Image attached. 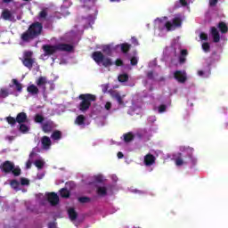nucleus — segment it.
Returning <instances> with one entry per match:
<instances>
[{
    "label": "nucleus",
    "mask_w": 228,
    "mask_h": 228,
    "mask_svg": "<svg viewBox=\"0 0 228 228\" xmlns=\"http://www.w3.org/2000/svg\"><path fill=\"white\" fill-rule=\"evenodd\" d=\"M20 132L23 134H27V133H29V126L25 125L24 123L20 124Z\"/></svg>",
    "instance_id": "nucleus-30"
},
{
    "label": "nucleus",
    "mask_w": 228,
    "mask_h": 228,
    "mask_svg": "<svg viewBox=\"0 0 228 228\" xmlns=\"http://www.w3.org/2000/svg\"><path fill=\"white\" fill-rule=\"evenodd\" d=\"M150 92H152V87L150 88Z\"/></svg>",
    "instance_id": "nucleus-62"
},
{
    "label": "nucleus",
    "mask_w": 228,
    "mask_h": 228,
    "mask_svg": "<svg viewBox=\"0 0 228 228\" xmlns=\"http://www.w3.org/2000/svg\"><path fill=\"white\" fill-rule=\"evenodd\" d=\"M0 170L4 174H12L14 177H19L22 174V170L19 167H15V164L10 160H5L1 166Z\"/></svg>",
    "instance_id": "nucleus-4"
},
{
    "label": "nucleus",
    "mask_w": 228,
    "mask_h": 228,
    "mask_svg": "<svg viewBox=\"0 0 228 228\" xmlns=\"http://www.w3.org/2000/svg\"><path fill=\"white\" fill-rule=\"evenodd\" d=\"M41 143L43 145V149H50L51 147V138H49L48 136H43L42 140H41Z\"/></svg>",
    "instance_id": "nucleus-17"
},
{
    "label": "nucleus",
    "mask_w": 228,
    "mask_h": 228,
    "mask_svg": "<svg viewBox=\"0 0 228 228\" xmlns=\"http://www.w3.org/2000/svg\"><path fill=\"white\" fill-rule=\"evenodd\" d=\"M174 77L178 83H186L188 77H186V71L176 70L174 73Z\"/></svg>",
    "instance_id": "nucleus-9"
},
{
    "label": "nucleus",
    "mask_w": 228,
    "mask_h": 228,
    "mask_svg": "<svg viewBox=\"0 0 228 228\" xmlns=\"http://www.w3.org/2000/svg\"><path fill=\"white\" fill-rule=\"evenodd\" d=\"M96 193L99 197H106V195H108V189L105 186H98Z\"/></svg>",
    "instance_id": "nucleus-18"
},
{
    "label": "nucleus",
    "mask_w": 228,
    "mask_h": 228,
    "mask_svg": "<svg viewBox=\"0 0 228 228\" xmlns=\"http://www.w3.org/2000/svg\"><path fill=\"white\" fill-rule=\"evenodd\" d=\"M198 76H200V77H204L205 76L204 70H198Z\"/></svg>",
    "instance_id": "nucleus-54"
},
{
    "label": "nucleus",
    "mask_w": 228,
    "mask_h": 228,
    "mask_svg": "<svg viewBox=\"0 0 228 228\" xmlns=\"http://www.w3.org/2000/svg\"><path fill=\"white\" fill-rule=\"evenodd\" d=\"M211 35L215 44H218V42H220V33L216 27L211 28Z\"/></svg>",
    "instance_id": "nucleus-14"
},
{
    "label": "nucleus",
    "mask_w": 228,
    "mask_h": 228,
    "mask_svg": "<svg viewBox=\"0 0 228 228\" xmlns=\"http://www.w3.org/2000/svg\"><path fill=\"white\" fill-rule=\"evenodd\" d=\"M165 111H167V105L161 104L159 107V113H165Z\"/></svg>",
    "instance_id": "nucleus-45"
},
{
    "label": "nucleus",
    "mask_w": 228,
    "mask_h": 228,
    "mask_svg": "<svg viewBox=\"0 0 228 228\" xmlns=\"http://www.w3.org/2000/svg\"><path fill=\"white\" fill-rule=\"evenodd\" d=\"M105 110H111V102H107L105 104Z\"/></svg>",
    "instance_id": "nucleus-52"
},
{
    "label": "nucleus",
    "mask_w": 228,
    "mask_h": 228,
    "mask_svg": "<svg viewBox=\"0 0 228 228\" xmlns=\"http://www.w3.org/2000/svg\"><path fill=\"white\" fill-rule=\"evenodd\" d=\"M44 25L41 22L35 21L29 25L28 28L25 32L21 34L20 39L22 42H31V40L38 38V37L42 35Z\"/></svg>",
    "instance_id": "nucleus-1"
},
{
    "label": "nucleus",
    "mask_w": 228,
    "mask_h": 228,
    "mask_svg": "<svg viewBox=\"0 0 228 228\" xmlns=\"http://www.w3.org/2000/svg\"><path fill=\"white\" fill-rule=\"evenodd\" d=\"M118 159H122V158H124V153H122V151L118 152Z\"/></svg>",
    "instance_id": "nucleus-56"
},
{
    "label": "nucleus",
    "mask_w": 228,
    "mask_h": 228,
    "mask_svg": "<svg viewBox=\"0 0 228 228\" xmlns=\"http://www.w3.org/2000/svg\"><path fill=\"white\" fill-rule=\"evenodd\" d=\"M118 80L119 83H127L129 81V75L126 73L121 74L118 77Z\"/></svg>",
    "instance_id": "nucleus-29"
},
{
    "label": "nucleus",
    "mask_w": 228,
    "mask_h": 228,
    "mask_svg": "<svg viewBox=\"0 0 228 228\" xmlns=\"http://www.w3.org/2000/svg\"><path fill=\"white\" fill-rule=\"evenodd\" d=\"M31 165H32L31 160H28L26 163L27 168H31Z\"/></svg>",
    "instance_id": "nucleus-57"
},
{
    "label": "nucleus",
    "mask_w": 228,
    "mask_h": 228,
    "mask_svg": "<svg viewBox=\"0 0 228 228\" xmlns=\"http://www.w3.org/2000/svg\"><path fill=\"white\" fill-rule=\"evenodd\" d=\"M78 99L81 101L78 104L79 111L86 113V111L92 107V102H95V101H97V96L92 94H79Z\"/></svg>",
    "instance_id": "nucleus-3"
},
{
    "label": "nucleus",
    "mask_w": 228,
    "mask_h": 228,
    "mask_svg": "<svg viewBox=\"0 0 228 228\" xmlns=\"http://www.w3.org/2000/svg\"><path fill=\"white\" fill-rule=\"evenodd\" d=\"M31 56H33V52H25L21 60L24 67H27L29 70L33 69V63H35V60Z\"/></svg>",
    "instance_id": "nucleus-7"
},
{
    "label": "nucleus",
    "mask_w": 228,
    "mask_h": 228,
    "mask_svg": "<svg viewBox=\"0 0 228 228\" xmlns=\"http://www.w3.org/2000/svg\"><path fill=\"white\" fill-rule=\"evenodd\" d=\"M120 47H121V53H123L124 54H127V53H129V51H131L130 44L123 43L120 45Z\"/></svg>",
    "instance_id": "nucleus-22"
},
{
    "label": "nucleus",
    "mask_w": 228,
    "mask_h": 228,
    "mask_svg": "<svg viewBox=\"0 0 228 228\" xmlns=\"http://www.w3.org/2000/svg\"><path fill=\"white\" fill-rule=\"evenodd\" d=\"M188 158H189L190 163L192 165V167H195V165H197V159H195V157H193V154L190 153L188 155Z\"/></svg>",
    "instance_id": "nucleus-37"
},
{
    "label": "nucleus",
    "mask_w": 228,
    "mask_h": 228,
    "mask_svg": "<svg viewBox=\"0 0 228 228\" xmlns=\"http://www.w3.org/2000/svg\"><path fill=\"white\" fill-rule=\"evenodd\" d=\"M5 120H6L7 124H9V126H15V124H17V118H13L12 116L6 117Z\"/></svg>",
    "instance_id": "nucleus-32"
},
{
    "label": "nucleus",
    "mask_w": 228,
    "mask_h": 228,
    "mask_svg": "<svg viewBox=\"0 0 228 228\" xmlns=\"http://www.w3.org/2000/svg\"><path fill=\"white\" fill-rule=\"evenodd\" d=\"M115 65H116L117 67H122V65H124V61H123L121 59H117V60L115 61Z\"/></svg>",
    "instance_id": "nucleus-46"
},
{
    "label": "nucleus",
    "mask_w": 228,
    "mask_h": 228,
    "mask_svg": "<svg viewBox=\"0 0 228 228\" xmlns=\"http://www.w3.org/2000/svg\"><path fill=\"white\" fill-rule=\"evenodd\" d=\"M124 142H126V143H129V142H133V140H134V134H133V133L129 132L127 134H124Z\"/></svg>",
    "instance_id": "nucleus-23"
},
{
    "label": "nucleus",
    "mask_w": 228,
    "mask_h": 228,
    "mask_svg": "<svg viewBox=\"0 0 228 228\" xmlns=\"http://www.w3.org/2000/svg\"><path fill=\"white\" fill-rule=\"evenodd\" d=\"M179 3L181 6H186L188 4V2L186 0H179Z\"/></svg>",
    "instance_id": "nucleus-53"
},
{
    "label": "nucleus",
    "mask_w": 228,
    "mask_h": 228,
    "mask_svg": "<svg viewBox=\"0 0 228 228\" xmlns=\"http://www.w3.org/2000/svg\"><path fill=\"white\" fill-rule=\"evenodd\" d=\"M94 179L95 183H103V181H104L102 178V175H94Z\"/></svg>",
    "instance_id": "nucleus-43"
},
{
    "label": "nucleus",
    "mask_w": 228,
    "mask_h": 228,
    "mask_svg": "<svg viewBox=\"0 0 228 228\" xmlns=\"http://www.w3.org/2000/svg\"><path fill=\"white\" fill-rule=\"evenodd\" d=\"M47 200L51 206H58V204H60V197L56 192L48 193Z\"/></svg>",
    "instance_id": "nucleus-10"
},
{
    "label": "nucleus",
    "mask_w": 228,
    "mask_h": 228,
    "mask_svg": "<svg viewBox=\"0 0 228 228\" xmlns=\"http://www.w3.org/2000/svg\"><path fill=\"white\" fill-rule=\"evenodd\" d=\"M51 138L54 141L61 140V131L60 130H55L53 132Z\"/></svg>",
    "instance_id": "nucleus-28"
},
{
    "label": "nucleus",
    "mask_w": 228,
    "mask_h": 228,
    "mask_svg": "<svg viewBox=\"0 0 228 228\" xmlns=\"http://www.w3.org/2000/svg\"><path fill=\"white\" fill-rule=\"evenodd\" d=\"M12 83L16 86L17 92H22V84L19 83V80L13 78Z\"/></svg>",
    "instance_id": "nucleus-35"
},
{
    "label": "nucleus",
    "mask_w": 228,
    "mask_h": 228,
    "mask_svg": "<svg viewBox=\"0 0 228 228\" xmlns=\"http://www.w3.org/2000/svg\"><path fill=\"white\" fill-rule=\"evenodd\" d=\"M27 92H28V94H30V95H38V92H40L38 90V87L35 85H30L27 87Z\"/></svg>",
    "instance_id": "nucleus-19"
},
{
    "label": "nucleus",
    "mask_w": 228,
    "mask_h": 228,
    "mask_svg": "<svg viewBox=\"0 0 228 228\" xmlns=\"http://www.w3.org/2000/svg\"><path fill=\"white\" fill-rule=\"evenodd\" d=\"M202 49L205 53H209V50L211 49V46L209 45V43H203L202 44Z\"/></svg>",
    "instance_id": "nucleus-40"
},
{
    "label": "nucleus",
    "mask_w": 228,
    "mask_h": 228,
    "mask_svg": "<svg viewBox=\"0 0 228 228\" xmlns=\"http://www.w3.org/2000/svg\"><path fill=\"white\" fill-rule=\"evenodd\" d=\"M147 77H148V79H154V72L153 71H149L147 73Z\"/></svg>",
    "instance_id": "nucleus-50"
},
{
    "label": "nucleus",
    "mask_w": 228,
    "mask_h": 228,
    "mask_svg": "<svg viewBox=\"0 0 228 228\" xmlns=\"http://www.w3.org/2000/svg\"><path fill=\"white\" fill-rule=\"evenodd\" d=\"M200 40L208 41V34L201 32L200 35Z\"/></svg>",
    "instance_id": "nucleus-48"
},
{
    "label": "nucleus",
    "mask_w": 228,
    "mask_h": 228,
    "mask_svg": "<svg viewBox=\"0 0 228 228\" xmlns=\"http://www.w3.org/2000/svg\"><path fill=\"white\" fill-rule=\"evenodd\" d=\"M91 199L88 197H80L78 198V202L81 204H87V202H90Z\"/></svg>",
    "instance_id": "nucleus-38"
},
{
    "label": "nucleus",
    "mask_w": 228,
    "mask_h": 228,
    "mask_svg": "<svg viewBox=\"0 0 228 228\" xmlns=\"http://www.w3.org/2000/svg\"><path fill=\"white\" fill-rule=\"evenodd\" d=\"M60 195L62 199H69L70 197V191L67 188H62L60 190Z\"/></svg>",
    "instance_id": "nucleus-26"
},
{
    "label": "nucleus",
    "mask_w": 228,
    "mask_h": 228,
    "mask_svg": "<svg viewBox=\"0 0 228 228\" xmlns=\"http://www.w3.org/2000/svg\"><path fill=\"white\" fill-rule=\"evenodd\" d=\"M68 215L71 222H75V220H77V212L76 211V209H74V208H69L68 209Z\"/></svg>",
    "instance_id": "nucleus-16"
},
{
    "label": "nucleus",
    "mask_w": 228,
    "mask_h": 228,
    "mask_svg": "<svg viewBox=\"0 0 228 228\" xmlns=\"http://www.w3.org/2000/svg\"><path fill=\"white\" fill-rule=\"evenodd\" d=\"M20 184H21V186H28L29 180L28 178L21 177L20 178Z\"/></svg>",
    "instance_id": "nucleus-41"
},
{
    "label": "nucleus",
    "mask_w": 228,
    "mask_h": 228,
    "mask_svg": "<svg viewBox=\"0 0 228 228\" xmlns=\"http://www.w3.org/2000/svg\"><path fill=\"white\" fill-rule=\"evenodd\" d=\"M183 155L181 153H178V157L175 159V165L176 167H183V165H186L188 162H184L183 159Z\"/></svg>",
    "instance_id": "nucleus-24"
},
{
    "label": "nucleus",
    "mask_w": 228,
    "mask_h": 228,
    "mask_svg": "<svg viewBox=\"0 0 228 228\" xmlns=\"http://www.w3.org/2000/svg\"><path fill=\"white\" fill-rule=\"evenodd\" d=\"M0 95H1V97H4V98L8 97V95H9L8 91L7 90H1L0 91Z\"/></svg>",
    "instance_id": "nucleus-47"
},
{
    "label": "nucleus",
    "mask_w": 228,
    "mask_h": 228,
    "mask_svg": "<svg viewBox=\"0 0 228 228\" xmlns=\"http://www.w3.org/2000/svg\"><path fill=\"white\" fill-rule=\"evenodd\" d=\"M130 64L134 67L136 65H138V58L137 57H132L130 60Z\"/></svg>",
    "instance_id": "nucleus-44"
},
{
    "label": "nucleus",
    "mask_w": 228,
    "mask_h": 228,
    "mask_svg": "<svg viewBox=\"0 0 228 228\" xmlns=\"http://www.w3.org/2000/svg\"><path fill=\"white\" fill-rule=\"evenodd\" d=\"M188 151H190V152H193V149H188Z\"/></svg>",
    "instance_id": "nucleus-60"
},
{
    "label": "nucleus",
    "mask_w": 228,
    "mask_h": 228,
    "mask_svg": "<svg viewBox=\"0 0 228 228\" xmlns=\"http://www.w3.org/2000/svg\"><path fill=\"white\" fill-rule=\"evenodd\" d=\"M35 166L37 167V168H38L39 170L44 168V161L37 159L35 161Z\"/></svg>",
    "instance_id": "nucleus-39"
},
{
    "label": "nucleus",
    "mask_w": 228,
    "mask_h": 228,
    "mask_svg": "<svg viewBox=\"0 0 228 228\" xmlns=\"http://www.w3.org/2000/svg\"><path fill=\"white\" fill-rule=\"evenodd\" d=\"M115 99L118 101V104H119V106H124V100L121 97L120 94L116 93L114 94Z\"/></svg>",
    "instance_id": "nucleus-36"
},
{
    "label": "nucleus",
    "mask_w": 228,
    "mask_h": 228,
    "mask_svg": "<svg viewBox=\"0 0 228 228\" xmlns=\"http://www.w3.org/2000/svg\"><path fill=\"white\" fill-rule=\"evenodd\" d=\"M39 20H45L47 19V9H43L38 14Z\"/></svg>",
    "instance_id": "nucleus-33"
},
{
    "label": "nucleus",
    "mask_w": 228,
    "mask_h": 228,
    "mask_svg": "<svg viewBox=\"0 0 228 228\" xmlns=\"http://www.w3.org/2000/svg\"><path fill=\"white\" fill-rule=\"evenodd\" d=\"M10 186L11 188H12V190H15V191H20V188L19 186H20V183H19V181L17 180H11L10 182Z\"/></svg>",
    "instance_id": "nucleus-21"
},
{
    "label": "nucleus",
    "mask_w": 228,
    "mask_h": 228,
    "mask_svg": "<svg viewBox=\"0 0 228 228\" xmlns=\"http://www.w3.org/2000/svg\"><path fill=\"white\" fill-rule=\"evenodd\" d=\"M45 118H44L41 114H36L34 117V122H36V124H42L45 122Z\"/></svg>",
    "instance_id": "nucleus-27"
},
{
    "label": "nucleus",
    "mask_w": 228,
    "mask_h": 228,
    "mask_svg": "<svg viewBox=\"0 0 228 228\" xmlns=\"http://www.w3.org/2000/svg\"><path fill=\"white\" fill-rule=\"evenodd\" d=\"M16 122L18 124H26L28 122V114L26 112H20L16 116Z\"/></svg>",
    "instance_id": "nucleus-12"
},
{
    "label": "nucleus",
    "mask_w": 228,
    "mask_h": 228,
    "mask_svg": "<svg viewBox=\"0 0 228 228\" xmlns=\"http://www.w3.org/2000/svg\"><path fill=\"white\" fill-rule=\"evenodd\" d=\"M9 140H13V136H9Z\"/></svg>",
    "instance_id": "nucleus-59"
},
{
    "label": "nucleus",
    "mask_w": 228,
    "mask_h": 228,
    "mask_svg": "<svg viewBox=\"0 0 228 228\" xmlns=\"http://www.w3.org/2000/svg\"><path fill=\"white\" fill-rule=\"evenodd\" d=\"M102 53L107 54V56H111V54H112L111 46L110 45L103 46Z\"/></svg>",
    "instance_id": "nucleus-34"
},
{
    "label": "nucleus",
    "mask_w": 228,
    "mask_h": 228,
    "mask_svg": "<svg viewBox=\"0 0 228 228\" xmlns=\"http://www.w3.org/2000/svg\"><path fill=\"white\" fill-rule=\"evenodd\" d=\"M115 2L120 3V0H110V3H115Z\"/></svg>",
    "instance_id": "nucleus-58"
},
{
    "label": "nucleus",
    "mask_w": 228,
    "mask_h": 228,
    "mask_svg": "<svg viewBox=\"0 0 228 228\" xmlns=\"http://www.w3.org/2000/svg\"><path fill=\"white\" fill-rule=\"evenodd\" d=\"M42 49L45 53V56H53V54H56L58 51L72 53V51H74V46L72 45L60 43L57 45H44Z\"/></svg>",
    "instance_id": "nucleus-2"
},
{
    "label": "nucleus",
    "mask_w": 228,
    "mask_h": 228,
    "mask_svg": "<svg viewBox=\"0 0 228 228\" xmlns=\"http://www.w3.org/2000/svg\"><path fill=\"white\" fill-rule=\"evenodd\" d=\"M183 26V19L181 17H175L171 21H167L165 23V28L167 31H175Z\"/></svg>",
    "instance_id": "nucleus-6"
},
{
    "label": "nucleus",
    "mask_w": 228,
    "mask_h": 228,
    "mask_svg": "<svg viewBox=\"0 0 228 228\" xmlns=\"http://www.w3.org/2000/svg\"><path fill=\"white\" fill-rule=\"evenodd\" d=\"M36 85H37L38 86H45V85H47V77H39L36 82Z\"/></svg>",
    "instance_id": "nucleus-25"
},
{
    "label": "nucleus",
    "mask_w": 228,
    "mask_h": 228,
    "mask_svg": "<svg viewBox=\"0 0 228 228\" xmlns=\"http://www.w3.org/2000/svg\"><path fill=\"white\" fill-rule=\"evenodd\" d=\"M217 28L219 29V31L223 34L225 35V33L228 32V27L227 24L224 21H220L217 25Z\"/></svg>",
    "instance_id": "nucleus-20"
},
{
    "label": "nucleus",
    "mask_w": 228,
    "mask_h": 228,
    "mask_svg": "<svg viewBox=\"0 0 228 228\" xmlns=\"http://www.w3.org/2000/svg\"><path fill=\"white\" fill-rule=\"evenodd\" d=\"M92 58L98 65L102 63L103 67L108 68L113 65V61L108 57H104V53L101 51H96L92 53Z\"/></svg>",
    "instance_id": "nucleus-5"
},
{
    "label": "nucleus",
    "mask_w": 228,
    "mask_h": 228,
    "mask_svg": "<svg viewBox=\"0 0 228 228\" xmlns=\"http://www.w3.org/2000/svg\"><path fill=\"white\" fill-rule=\"evenodd\" d=\"M132 44H133L134 45H139V44H138V39H137L136 37H132Z\"/></svg>",
    "instance_id": "nucleus-51"
},
{
    "label": "nucleus",
    "mask_w": 228,
    "mask_h": 228,
    "mask_svg": "<svg viewBox=\"0 0 228 228\" xmlns=\"http://www.w3.org/2000/svg\"><path fill=\"white\" fill-rule=\"evenodd\" d=\"M1 17L4 20H9L10 22L13 20V14H12V12L8 9H4L2 12Z\"/></svg>",
    "instance_id": "nucleus-13"
},
{
    "label": "nucleus",
    "mask_w": 228,
    "mask_h": 228,
    "mask_svg": "<svg viewBox=\"0 0 228 228\" xmlns=\"http://www.w3.org/2000/svg\"><path fill=\"white\" fill-rule=\"evenodd\" d=\"M86 118L83 115H78L75 120V124H77V126H83L85 125Z\"/></svg>",
    "instance_id": "nucleus-31"
},
{
    "label": "nucleus",
    "mask_w": 228,
    "mask_h": 228,
    "mask_svg": "<svg viewBox=\"0 0 228 228\" xmlns=\"http://www.w3.org/2000/svg\"><path fill=\"white\" fill-rule=\"evenodd\" d=\"M156 163V157L151 153L144 156V165L146 167H152Z\"/></svg>",
    "instance_id": "nucleus-11"
},
{
    "label": "nucleus",
    "mask_w": 228,
    "mask_h": 228,
    "mask_svg": "<svg viewBox=\"0 0 228 228\" xmlns=\"http://www.w3.org/2000/svg\"><path fill=\"white\" fill-rule=\"evenodd\" d=\"M109 89H110V84L102 85V94H108Z\"/></svg>",
    "instance_id": "nucleus-42"
},
{
    "label": "nucleus",
    "mask_w": 228,
    "mask_h": 228,
    "mask_svg": "<svg viewBox=\"0 0 228 228\" xmlns=\"http://www.w3.org/2000/svg\"><path fill=\"white\" fill-rule=\"evenodd\" d=\"M186 56H188V50L183 49L180 52V56L178 58V61L180 65H184L186 63Z\"/></svg>",
    "instance_id": "nucleus-15"
},
{
    "label": "nucleus",
    "mask_w": 228,
    "mask_h": 228,
    "mask_svg": "<svg viewBox=\"0 0 228 228\" xmlns=\"http://www.w3.org/2000/svg\"><path fill=\"white\" fill-rule=\"evenodd\" d=\"M209 1V6H216L218 4V0H208Z\"/></svg>",
    "instance_id": "nucleus-49"
},
{
    "label": "nucleus",
    "mask_w": 228,
    "mask_h": 228,
    "mask_svg": "<svg viewBox=\"0 0 228 228\" xmlns=\"http://www.w3.org/2000/svg\"><path fill=\"white\" fill-rule=\"evenodd\" d=\"M54 127H56V124L54 123V121L51 119L45 120L41 125V129L43 133H45V134H49V133H53V129H54Z\"/></svg>",
    "instance_id": "nucleus-8"
},
{
    "label": "nucleus",
    "mask_w": 228,
    "mask_h": 228,
    "mask_svg": "<svg viewBox=\"0 0 228 228\" xmlns=\"http://www.w3.org/2000/svg\"><path fill=\"white\" fill-rule=\"evenodd\" d=\"M48 228H56V224L53 222L48 224Z\"/></svg>",
    "instance_id": "nucleus-55"
},
{
    "label": "nucleus",
    "mask_w": 228,
    "mask_h": 228,
    "mask_svg": "<svg viewBox=\"0 0 228 228\" xmlns=\"http://www.w3.org/2000/svg\"><path fill=\"white\" fill-rule=\"evenodd\" d=\"M34 154H35L34 152H31L30 155H29L30 158H31Z\"/></svg>",
    "instance_id": "nucleus-61"
}]
</instances>
